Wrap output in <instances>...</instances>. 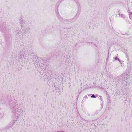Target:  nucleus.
I'll return each instance as SVG.
<instances>
[{
  "mask_svg": "<svg viewBox=\"0 0 132 132\" xmlns=\"http://www.w3.org/2000/svg\"><path fill=\"white\" fill-rule=\"evenodd\" d=\"M118 61L120 62L121 64H122V63L121 62V61L119 59V60H118Z\"/></svg>",
  "mask_w": 132,
  "mask_h": 132,
  "instance_id": "6e6552de",
  "label": "nucleus"
},
{
  "mask_svg": "<svg viewBox=\"0 0 132 132\" xmlns=\"http://www.w3.org/2000/svg\"><path fill=\"white\" fill-rule=\"evenodd\" d=\"M4 116V114L3 113H1V115H0V117H3Z\"/></svg>",
  "mask_w": 132,
  "mask_h": 132,
  "instance_id": "20e7f679",
  "label": "nucleus"
},
{
  "mask_svg": "<svg viewBox=\"0 0 132 132\" xmlns=\"http://www.w3.org/2000/svg\"><path fill=\"white\" fill-rule=\"evenodd\" d=\"M14 122H15V121H11L10 122V124H11V127L12 126V125H13L14 124Z\"/></svg>",
  "mask_w": 132,
  "mask_h": 132,
  "instance_id": "7ed1b4c3",
  "label": "nucleus"
},
{
  "mask_svg": "<svg viewBox=\"0 0 132 132\" xmlns=\"http://www.w3.org/2000/svg\"><path fill=\"white\" fill-rule=\"evenodd\" d=\"M91 97L92 98H95L96 97L94 95H92L91 96Z\"/></svg>",
  "mask_w": 132,
  "mask_h": 132,
  "instance_id": "39448f33",
  "label": "nucleus"
},
{
  "mask_svg": "<svg viewBox=\"0 0 132 132\" xmlns=\"http://www.w3.org/2000/svg\"><path fill=\"white\" fill-rule=\"evenodd\" d=\"M24 107L20 105L17 104L12 112L13 118L18 119L21 114L24 112Z\"/></svg>",
  "mask_w": 132,
  "mask_h": 132,
  "instance_id": "f257e3e1",
  "label": "nucleus"
},
{
  "mask_svg": "<svg viewBox=\"0 0 132 132\" xmlns=\"http://www.w3.org/2000/svg\"><path fill=\"white\" fill-rule=\"evenodd\" d=\"M114 60H119V59L116 57L114 58Z\"/></svg>",
  "mask_w": 132,
  "mask_h": 132,
  "instance_id": "423d86ee",
  "label": "nucleus"
},
{
  "mask_svg": "<svg viewBox=\"0 0 132 132\" xmlns=\"http://www.w3.org/2000/svg\"><path fill=\"white\" fill-rule=\"evenodd\" d=\"M100 99L101 100V101H103V100L102 99V97L101 96H100Z\"/></svg>",
  "mask_w": 132,
  "mask_h": 132,
  "instance_id": "0eeeda50",
  "label": "nucleus"
},
{
  "mask_svg": "<svg viewBox=\"0 0 132 132\" xmlns=\"http://www.w3.org/2000/svg\"><path fill=\"white\" fill-rule=\"evenodd\" d=\"M15 103L13 102V101L12 100L10 101L8 103V105H9L11 106H13L14 105Z\"/></svg>",
  "mask_w": 132,
  "mask_h": 132,
  "instance_id": "f03ea898",
  "label": "nucleus"
},
{
  "mask_svg": "<svg viewBox=\"0 0 132 132\" xmlns=\"http://www.w3.org/2000/svg\"><path fill=\"white\" fill-rule=\"evenodd\" d=\"M101 88H103V87H102V86H101Z\"/></svg>",
  "mask_w": 132,
  "mask_h": 132,
  "instance_id": "1a4fd4ad",
  "label": "nucleus"
}]
</instances>
